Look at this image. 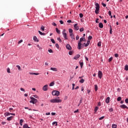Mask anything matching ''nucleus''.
Returning <instances> with one entry per match:
<instances>
[{
  "mask_svg": "<svg viewBox=\"0 0 128 128\" xmlns=\"http://www.w3.org/2000/svg\"><path fill=\"white\" fill-rule=\"evenodd\" d=\"M62 34L64 40H68V35L66 34V29H64L63 30Z\"/></svg>",
  "mask_w": 128,
  "mask_h": 128,
  "instance_id": "5",
  "label": "nucleus"
},
{
  "mask_svg": "<svg viewBox=\"0 0 128 128\" xmlns=\"http://www.w3.org/2000/svg\"><path fill=\"white\" fill-rule=\"evenodd\" d=\"M108 14L110 16H112V12L111 11H108Z\"/></svg>",
  "mask_w": 128,
  "mask_h": 128,
  "instance_id": "62",
  "label": "nucleus"
},
{
  "mask_svg": "<svg viewBox=\"0 0 128 128\" xmlns=\"http://www.w3.org/2000/svg\"><path fill=\"white\" fill-rule=\"evenodd\" d=\"M98 77L99 78H102V72L100 70L98 72Z\"/></svg>",
  "mask_w": 128,
  "mask_h": 128,
  "instance_id": "7",
  "label": "nucleus"
},
{
  "mask_svg": "<svg viewBox=\"0 0 128 128\" xmlns=\"http://www.w3.org/2000/svg\"><path fill=\"white\" fill-rule=\"evenodd\" d=\"M112 57H110V58H109V59H108V62H112Z\"/></svg>",
  "mask_w": 128,
  "mask_h": 128,
  "instance_id": "43",
  "label": "nucleus"
},
{
  "mask_svg": "<svg viewBox=\"0 0 128 128\" xmlns=\"http://www.w3.org/2000/svg\"><path fill=\"white\" fill-rule=\"evenodd\" d=\"M114 56H115V58H118V54H114Z\"/></svg>",
  "mask_w": 128,
  "mask_h": 128,
  "instance_id": "55",
  "label": "nucleus"
},
{
  "mask_svg": "<svg viewBox=\"0 0 128 128\" xmlns=\"http://www.w3.org/2000/svg\"><path fill=\"white\" fill-rule=\"evenodd\" d=\"M74 114H76V112H78V110H74Z\"/></svg>",
  "mask_w": 128,
  "mask_h": 128,
  "instance_id": "58",
  "label": "nucleus"
},
{
  "mask_svg": "<svg viewBox=\"0 0 128 128\" xmlns=\"http://www.w3.org/2000/svg\"><path fill=\"white\" fill-rule=\"evenodd\" d=\"M99 28H104V24H102V23H99Z\"/></svg>",
  "mask_w": 128,
  "mask_h": 128,
  "instance_id": "19",
  "label": "nucleus"
},
{
  "mask_svg": "<svg viewBox=\"0 0 128 128\" xmlns=\"http://www.w3.org/2000/svg\"><path fill=\"white\" fill-rule=\"evenodd\" d=\"M79 82L80 84H84V78H82L80 80Z\"/></svg>",
  "mask_w": 128,
  "mask_h": 128,
  "instance_id": "27",
  "label": "nucleus"
},
{
  "mask_svg": "<svg viewBox=\"0 0 128 128\" xmlns=\"http://www.w3.org/2000/svg\"><path fill=\"white\" fill-rule=\"evenodd\" d=\"M60 24H64V21L60 20Z\"/></svg>",
  "mask_w": 128,
  "mask_h": 128,
  "instance_id": "56",
  "label": "nucleus"
},
{
  "mask_svg": "<svg viewBox=\"0 0 128 128\" xmlns=\"http://www.w3.org/2000/svg\"><path fill=\"white\" fill-rule=\"evenodd\" d=\"M56 31L58 34H60V30L58 28H56Z\"/></svg>",
  "mask_w": 128,
  "mask_h": 128,
  "instance_id": "17",
  "label": "nucleus"
},
{
  "mask_svg": "<svg viewBox=\"0 0 128 128\" xmlns=\"http://www.w3.org/2000/svg\"><path fill=\"white\" fill-rule=\"evenodd\" d=\"M57 40H58L60 42H62V39L59 37L57 38Z\"/></svg>",
  "mask_w": 128,
  "mask_h": 128,
  "instance_id": "35",
  "label": "nucleus"
},
{
  "mask_svg": "<svg viewBox=\"0 0 128 128\" xmlns=\"http://www.w3.org/2000/svg\"><path fill=\"white\" fill-rule=\"evenodd\" d=\"M12 118H13V116H10V117H8V118H7V120H12Z\"/></svg>",
  "mask_w": 128,
  "mask_h": 128,
  "instance_id": "22",
  "label": "nucleus"
},
{
  "mask_svg": "<svg viewBox=\"0 0 128 128\" xmlns=\"http://www.w3.org/2000/svg\"><path fill=\"white\" fill-rule=\"evenodd\" d=\"M110 97H108L106 100V104H110Z\"/></svg>",
  "mask_w": 128,
  "mask_h": 128,
  "instance_id": "15",
  "label": "nucleus"
},
{
  "mask_svg": "<svg viewBox=\"0 0 128 128\" xmlns=\"http://www.w3.org/2000/svg\"><path fill=\"white\" fill-rule=\"evenodd\" d=\"M50 41L52 42V44H56V41H54V40L50 39Z\"/></svg>",
  "mask_w": 128,
  "mask_h": 128,
  "instance_id": "42",
  "label": "nucleus"
},
{
  "mask_svg": "<svg viewBox=\"0 0 128 128\" xmlns=\"http://www.w3.org/2000/svg\"><path fill=\"white\" fill-rule=\"evenodd\" d=\"M40 30L44 32V26H42L40 28Z\"/></svg>",
  "mask_w": 128,
  "mask_h": 128,
  "instance_id": "36",
  "label": "nucleus"
},
{
  "mask_svg": "<svg viewBox=\"0 0 128 128\" xmlns=\"http://www.w3.org/2000/svg\"><path fill=\"white\" fill-rule=\"evenodd\" d=\"M98 46H102V43L100 42H99L98 44Z\"/></svg>",
  "mask_w": 128,
  "mask_h": 128,
  "instance_id": "59",
  "label": "nucleus"
},
{
  "mask_svg": "<svg viewBox=\"0 0 128 128\" xmlns=\"http://www.w3.org/2000/svg\"><path fill=\"white\" fill-rule=\"evenodd\" d=\"M66 48H67V50H72V46L69 44H68L66 46Z\"/></svg>",
  "mask_w": 128,
  "mask_h": 128,
  "instance_id": "11",
  "label": "nucleus"
},
{
  "mask_svg": "<svg viewBox=\"0 0 128 128\" xmlns=\"http://www.w3.org/2000/svg\"><path fill=\"white\" fill-rule=\"evenodd\" d=\"M74 28L75 30H80V27L78 26V24H74Z\"/></svg>",
  "mask_w": 128,
  "mask_h": 128,
  "instance_id": "8",
  "label": "nucleus"
},
{
  "mask_svg": "<svg viewBox=\"0 0 128 128\" xmlns=\"http://www.w3.org/2000/svg\"><path fill=\"white\" fill-rule=\"evenodd\" d=\"M51 70H53V72H57L58 71V68H50Z\"/></svg>",
  "mask_w": 128,
  "mask_h": 128,
  "instance_id": "16",
  "label": "nucleus"
},
{
  "mask_svg": "<svg viewBox=\"0 0 128 128\" xmlns=\"http://www.w3.org/2000/svg\"><path fill=\"white\" fill-rule=\"evenodd\" d=\"M90 40H88L87 42L84 45L85 48L88 46H90Z\"/></svg>",
  "mask_w": 128,
  "mask_h": 128,
  "instance_id": "12",
  "label": "nucleus"
},
{
  "mask_svg": "<svg viewBox=\"0 0 128 128\" xmlns=\"http://www.w3.org/2000/svg\"><path fill=\"white\" fill-rule=\"evenodd\" d=\"M20 90H22V92H26V90L24 88H20Z\"/></svg>",
  "mask_w": 128,
  "mask_h": 128,
  "instance_id": "46",
  "label": "nucleus"
},
{
  "mask_svg": "<svg viewBox=\"0 0 128 128\" xmlns=\"http://www.w3.org/2000/svg\"><path fill=\"white\" fill-rule=\"evenodd\" d=\"M16 67L18 68L19 70H20V65L16 66Z\"/></svg>",
  "mask_w": 128,
  "mask_h": 128,
  "instance_id": "41",
  "label": "nucleus"
},
{
  "mask_svg": "<svg viewBox=\"0 0 128 128\" xmlns=\"http://www.w3.org/2000/svg\"><path fill=\"white\" fill-rule=\"evenodd\" d=\"M11 114H12V113H10L8 112L4 113L5 116H11Z\"/></svg>",
  "mask_w": 128,
  "mask_h": 128,
  "instance_id": "18",
  "label": "nucleus"
},
{
  "mask_svg": "<svg viewBox=\"0 0 128 128\" xmlns=\"http://www.w3.org/2000/svg\"><path fill=\"white\" fill-rule=\"evenodd\" d=\"M86 42V38H84V36H82L80 38V41L78 42Z\"/></svg>",
  "mask_w": 128,
  "mask_h": 128,
  "instance_id": "10",
  "label": "nucleus"
},
{
  "mask_svg": "<svg viewBox=\"0 0 128 128\" xmlns=\"http://www.w3.org/2000/svg\"><path fill=\"white\" fill-rule=\"evenodd\" d=\"M125 102H126V104H128V98H126V99L125 100Z\"/></svg>",
  "mask_w": 128,
  "mask_h": 128,
  "instance_id": "63",
  "label": "nucleus"
},
{
  "mask_svg": "<svg viewBox=\"0 0 128 128\" xmlns=\"http://www.w3.org/2000/svg\"><path fill=\"white\" fill-rule=\"evenodd\" d=\"M30 98L31 100L30 101V104H34L38 102V100L34 98L30 97Z\"/></svg>",
  "mask_w": 128,
  "mask_h": 128,
  "instance_id": "3",
  "label": "nucleus"
},
{
  "mask_svg": "<svg viewBox=\"0 0 128 128\" xmlns=\"http://www.w3.org/2000/svg\"><path fill=\"white\" fill-rule=\"evenodd\" d=\"M84 30V28H82L80 29V32H82Z\"/></svg>",
  "mask_w": 128,
  "mask_h": 128,
  "instance_id": "60",
  "label": "nucleus"
},
{
  "mask_svg": "<svg viewBox=\"0 0 128 128\" xmlns=\"http://www.w3.org/2000/svg\"><path fill=\"white\" fill-rule=\"evenodd\" d=\"M102 106V103H100V102H98V106Z\"/></svg>",
  "mask_w": 128,
  "mask_h": 128,
  "instance_id": "57",
  "label": "nucleus"
},
{
  "mask_svg": "<svg viewBox=\"0 0 128 128\" xmlns=\"http://www.w3.org/2000/svg\"><path fill=\"white\" fill-rule=\"evenodd\" d=\"M79 16L80 18H82L84 16V14L82 13L80 14Z\"/></svg>",
  "mask_w": 128,
  "mask_h": 128,
  "instance_id": "38",
  "label": "nucleus"
},
{
  "mask_svg": "<svg viewBox=\"0 0 128 128\" xmlns=\"http://www.w3.org/2000/svg\"><path fill=\"white\" fill-rule=\"evenodd\" d=\"M95 14H100V4H98V3L95 2Z\"/></svg>",
  "mask_w": 128,
  "mask_h": 128,
  "instance_id": "1",
  "label": "nucleus"
},
{
  "mask_svg": "<svg viewBox=\"0 0 128 128\" xmlns=\"http://www.w3.org/2000/svg\"><path fill=\"white\" fill-rule=\"evenodd\" d=\"M98 106H96L95 107V108H94V112H98Z\"/></svg>",
  "mask_w": 128,
  "mask_h": 128,
  "instance_id": "34",
  "label": "nucleus"
},
{
  "mask_svg": "<svg viewBox=\"0 0 128 128\" xmlns=\"http://www.w3.org/2000/svg\"><path fill=\"white\" fill-rule=\"evenodd\" d=\"M30 74H34L35 76H38L40 74L39 73H36V72H30Z\"/></svg>",
  "mask_w": 128,
  "mask_h": 128,
  "instance_id": "23",
  "label": "nucleus"
},
{
  "mask_svg": "<svg viewBox=\"0 0 128 128\" xmlns=\"http://www.w3.org/2000/svg\"><path fill=\"white\" fill-rule=\"evenodd\" d=\"M52 94L53 96H60V91L54 90L52 92Z\"/></svg>",
  "mask_w": 128,
  "mask_h": 128,
  "instance_id": "4",
  "label": "nucleus"
},
{
  "mask_svg": "<svg viewBox=\"0 0 128 128\" xmlns=\"http://www.w3.org/2000/svg\"><path fill=\"white\" fill-rule=\"evenodd\" d=\"M120 108H127L128 110V107L126 106L125 104H122L120 106Z\"/></svg>",
  "mask_w": 128,
  "mask_h": 128,
  "instance_id": "13",
  "label": "nucleus"
},
{
  "mask_svg": "<svg viewBox=\"0 0 128 128\" xmlns=\"http://www.w3.org/2000/svg\"><path fill=\"white\" fill-rule=\"evenodd\" d=\"M56 46L57 48H60V46H58V44H56Z\"/></svg>",
  "mask_w": 128,
  "mask_h": 128,
  "instance_id": "50",
  "label": "nucleus"
},
{
  "mask_svg": "<svg viewBox=\"0 0 128 128\" xmlns=\"http://www.w3.org/2000/svg\"><path fill=\"white\" fill-rule=\"evenodd\" d=\"M68 54H70V56H72V51H70L68 52Z\"/></svg>",
  "mask_w": 128,
  "mask_h": 128,
  "instance_id": "52",
  "label": "nucleus"
},
{
  "mask_svg": "<svg viewBox=\"0 0 128 128\" xmlns=\"http://www.w3.org/2000/svg\"><path fill=\"white\" fill-rule=\"evenodd\" d=\"M7 72H8V74H10V68H7Z\"/></svg>",
  "mask_w": 128,
  "mask_h": 128,
  "instance_id": "39",
  "label": "nucleus"
},
{
  "mask_svg": "<svg viewBox=\"0 0 128 128\" xmlns=\"http://www.w3.org/2000/svg\"><path fill=\"white\" fill-rule=\"evenodd\" d=\"M72 29H69V32L70 34H72Z\"/></svg>",
  "mask_w": 128,
  "mask_h": 128,
  "instance_id": "48",
  "label": "nucleus"
},
{
  "mask_svg": "<svg viewBox=\"0 0 128 128\" xmlns=\"http://www.w3.org/2000/svg\"><path fill=\"white\" fill-rule=\"evenodd\" d=\"M92 36H89L88 37V40H92Z\"/></svg>",
  "mask_w": 128,
  "mask_h": 128,
  "instance_id": "54",
  "label": "nucleus"
},
{
  "mask_svg": "<svg viewBox=\"0 0 128 128\" xmlns=\"http://www.w3.org/2000/svg\"><path fill=\"white\" fill-rule=\"evenodd\" d=\"M110 34H112V26H110Z\"/></svg>",
  "mask_w": 128,
  "mask_h": 128,
  "instance_id": "24",
  "label": "nucleus"
},
{
  "mask_svg": "<svg viewBox=\"0 0 128 128\" xmlns=\"http://www.w3.org/2000/svg\"><path fill=\"white\" fill-rule=\"evenodd\" d=\"M80 58V55L78 54L76 56H74V60H78V58Z\"/></svg>",
  "mask_w": 128,
  "mask_h": 128,
  "instance_id": "14",
  "label": "nucleus"
},
{
  "mask_svg": "<svg viewBox=\"0 0 128 128\" xmlns=\"http://www.w3.org/2000/svg\"><path fill=\"white\" fill-rule=\"evenodd\" d=\"M54 86V82H52L50 84V86Z\"/></svg>",
  "mask_w": 128,
  "mask_h": 128,
  "instance_id": "25",
  "label": "nucleus"
},
{
  "mask_svg": "<svg viewBox=\"0 0 128 128\" xmlns=\"http://www.w3.org/2000/svg\"><path fill=\"white\" fill-rule=\"evenodd\" d=\"M24 122V120L20 119V124H22Z\"/></svg>",
  "mask_w": 128,
  "mask_h": 128,
  "instance_id": "51",
  "label": "nucleus"
},
{
  "mask_svg": "<svg viewBox=\"0 0 128 128\" xmlns=\"http://www.w3.org/2000/svg\"><path fill=\"white\" fill-rule=\"evenodd\" d=\"M82 48H84V44H82V42H78V50H82Z\"/></svg>",
  "mask_w": 128,
  "mask_h": 128,
  "instance_id": "6",
  "label": "nucleus"
},
{
  "mask_svg": "<svg viewBox=\"0 0 128 128\" xmlns=\"http://www.w3.org/2000/svg\"><path fill=\"white\" fill-rule=\"evenodd\" d=\"M118 128V125L116 124H112V128Z\"/></svg>",
  "mask_w": 128,
  "mask_h": 128,
  "instance_id": "26",
  "label": "nucleus"
},
{
  "mask_svg": "<svg viewBox=\"0 0 128 128\" xmlns=\"http://www.w3.org/2000/svg\"><path fill=\"white\" fill-rule=\"evenodd\" d=\"M124 70H128V65L126 64L124 66Z\"/></svg>",
  "mask_w": 128,
  "mask_h": 128,
  "instance_id": "33",
  "label": "nucleus"
},
{
  "mask_svg": "<svg viewBox=\"0 0 128 128\" xmlns=\"http://www.w3.org/2000/svg\"><path fill=\"white\" fill-rule=\"evenodd\" d=\"M52 26H56V22H53L52 23Z\"/></svg>",
  "mask_w": 128,
  "mask_h": 128,
  "instance_id": "47",
  "label": "nucleus"
},
{
  "mask_svg": "<svg viewBox=\"0 0 128 128\" xmlns=\"http://www.w3.org/2000/svg\"><path fill=\"white\" fill-rule=\"evenodd\" d=\"M102 6H104V8H106V4L104 2H102Z\"/></svg>",
  "mask_w": 128,
  "mask_h": 128,
  "instance_id": "45",
  "label": "nucleus"
},
{
  "mask_svg": "<svg viewBox=\"0 0 128 128\" xmlns=\"http://www.w3.org/2000/svg\"><path fill=\"white\" fill-rule=\"evenodd\" d=\"M120 100H122V97L119 96L117 98V101L118 102H120Z\"/></svg>",
  "mask_w": 128,
  "mask_h": 128,
  "instance_id": "31",
  "label": "nucleus"
},
{
  "mask_svg": "<svg viewBox=\"0 0 128 128\" xmlns=\"http://www.w3.org/2000/svg\"><path fill=\"white\" fill-rule=\"evenodd\" d=\"M28 126L26 124H24L23 126L24 128H28Z\"/></svg>",
  "mask_w": 128,
  "mask_h": 128,
  "instance_id": "30",
  "label": "nucleus"
},
{
  "mask_svg": "<svg viewBox=\"0 0 128 128\" xmlns=\"http://www.w3.org/2000/svg\"><path fill=\"white\" fill-rule=\"evenodd\" d=\"M104 116H102L99 118V120H104Z\"/></svg>",
  "mask_w": 128,
  "mask_h": 128,
  "instance_id": "44",
  "label": "nucleus"
},
{
  "mask_svg": "<svg viewBox=\"0 0 128 128\" xmlns=\"http://www.w3.org/2000/svg\"><path fill=\"white\" fill-rule=\"evenodd\" d=\"M38 33H39L40 34L41 36H46V33H44V32H40V30L38 31Z\"/></svg>",
  "mask_w": 128,
  "mask_h": 128,
  "instance_id": "20",
  "label": "nucleus"
},
{
  "mask_svg": "<svg viewBox=\"0 0 128 128\" xmlns=\"http://www.w3.org/2000/svg\"><path fill=\"white\" fill-rule=\"evenodd\" d=\"M33 96L35 98H38V95H34Z\"/></svg>",
  "mask_w": 128,
  "mask_h": 128,
  "instance_id": "49",
  "label": "nucleus"
},
{
  "mask_svg": "<svg viewBox=\"0 0 128 128\" xmlns=\"http://www.w3.org/2000/svg\"><path fill=\"white\" fill-rule=\"evenodd\" d=\"M98 85L95 84L94 85V90L96 92L98 90Z\"/></svg>",
  "mask_w": 128,
  "mask_h": 128,
  "instance_id": "29",
  "label": "nucleus"
},
{
  "mask_svg": "<svg viewBox=\"0 0 128 128\" xmlns=\"http://www.w3.org/2000/svg\"><path fill=\"white\" fill-rule=\"evenodd\" d=\"M52 116H56V112H52L51 113Z\"/></svg>",
  "mask_w": 128,
  "mask_h": 128,
  "instance_id": "64",
  "label": "nucleus"
},
{
  "mask_svg": "<svg viewBox=\"0 0 128 128\" xmlns=\"http://www.w3.org/2000/svg\"><path fill=\"white\" fill-rule=\"evenodd\" d=\"M108 110L110 112H114V109L112 108H111Z\"/></svg>",
  "mask_w": 128,
  "mask_h": 128,
  "instance_id": "37",
  "label": "nucleus"
},
{
  "mask_svg": "<svg viewBox=\"0 0 128 128\" xmlns=\"http://www.w3.org/2000/svg\"><path fill=\"white\" fill-rule=\"evenodd\" d=\"M70 36L72 40H76V38H74V34L73 33L70 34Z\"/></svg>",
  "mask_w": 128,
  "mask_h": 128,
  "instance_id": "21",
  "label": "nucleus"
},
{
  "mask_svg": "<svg viewBox=\"0 0 128 128\" xmlns=\"http://www.w3.org/2000/svg\"><path fill=\"white\" fill-rule=\"evenodd\" d=\"M58 98H60L58 97L56 99H52L50 100V102L53 104L55 102H62V100Z\"/></svg>",
  "mask_w": 128,
  "mask_h": 128,
  "instance_id": "2",
  "label": "nucleus"
},
{
  "mask_svg": "<svg viewBox=\"0 0 128 128\" xmlns=\"http://www.w3.org/2000/svg\"><path fill=\"white\" fill-rule=\"evenodd\" d=\"M48 52H50V54L54 52V51H52V50L50 49L48 50Z\"/></svg>",
  "mask_w": 128,
  "mask_h": 128,
  "instance_id": "40",
  "label": "nucleus"
},
{
  "mask_svg": "<svg viewBox=\"0 0 128 128\" xmlns=\"http://www.w3.org/2000/svg\"><path fill=\"white\" fill-rule=\"evenodd\" d=\"M22 40H19L18 42V44H22Z\"/></svg>",
  "mask_w": 128,
  "mask_h": 128,
  "instance_id": "61",
  "label": "nucleus"
},
{
  "mask_svg": "<svg viewBox=\"0 0 128 128\" xmlns=\"http://www.w3.org/2000/svg\"><path fill=\"white\" fill-rule=\"evenodd\" d=\"M33 40H34L35 42H38V38H37L36 36H34Z\"/></svg>",
  "mask_w": 128,
  "mask_h": 128,
  "instance_id": "32",
  "label": "nucleus"
},
{
  "mask_svg": "<svg viewBox=\"0 0 128 128\" xmlns=\"http://www.w3.org/2000/svg\"><path fill=\"white\" fill-rule=\"evenodd\" d=\"M79 64H80L81 68H82V66H84V62H79Z\"/></svg>",
  "mask_w": 128,
  "mask_h": 128,
  "instance_id": "28",
  "label": "nucleus"
},
{
  "mask_svg": "<svg viewBox=\"0 0 128 128\" xmlns=\"http://www.w3.org/2000/svg\"><path fill=\"white\" fill-rule=\"evenodd\" d=\"M48 84L44 85L42 88L43 90L46 92V90H48Z\"/></svg>",
  "mask_w": 128,
  "mask_h": 128,
  "instance_id": "9",
  "label": "nucleus"
},
{
  "mask_svg": "<svg viewBox=\"0 0 128 128\" xmlns=\"http://www.w3.org/2000/svg\"><path fill=\"white\" fill-rule=\"evenodd\" d=\"M79 38H80V36L77 35L76 36V40H78Z\"/></svg>",
  "mask_w": 128,
  "mask_h": 128,
  "instance_id": "53",
  "label": "nucleus"
}]
</instances>
